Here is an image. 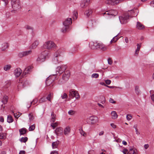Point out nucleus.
<instances>
[{
  "label": "nucleus",
  "mask_w": 154,
  "mask_h": 154,
  "mask_svg": "<svg viewBox=\"0 0 154 154\" xmlns=\"http://www.w3.org/2000/svg\"><path fill=\"white\" fill-rule=\"evenodd\" d=\"M11 5L14 10H17L21 8L20 3L19 0H11Z\"/></svg>",
  "instance_id": "nucleus-1"
},
{
  "label": "nucleus",
  "mask_w": 154,
  "mask_h": 154,
  "mask_svg": "<svg viewBox=\"0 0 154 154\" xmlns=\"http://www.w3.org/2000/svg\"><path fill=\"white\" fill-rule=\"evenodd\" d=\"M61 56L59 52L55 53L54 55V58L52 60L53 63L54 64L58 63L60 62Z\"/></svg>",
  "instance_id": "nucleus-2"
},
{
  "label": "nucleus",
  "mask_w": 154,
  "mask_h": 154,
  "mask_svg": "<svg viewBox=\"0 0 154 154\" xmlns=\"http://www.w3.org/2000/svg\"><path fill=\"white\" fill-rule=\"evenodd\" d=\"M69 96L72 98L75 97L76 99H78L80 97L78 92L74 89H71L69 91Z\"/></svg>",
  "instance_id": "nucleus-3"
},
{
  "label": "nucleus",
  "mask_w": 154,
  "mask_h": 154,
  "mask_svg": "<svg viewBox=\"0 0 154 154\" xmlns=\"http://www.w3.org/2000/svg\"><path fill=\"white\" fill-rule=\"evenodd\" d=\"M44 47V48L48 49H51L56 47L55 44L51 41H48L45 43Z\"/></svg>",
  "instance_id": "nucleus-4"
},
{
  "label": "nucleus",
  "mask_w": 154,
  "mask_h": 154,
  "mask_svg": "<svg viewBox=\"0 0 154 154\" xmlns=\"http://www.w3.org/2000/svg\"><path fill=\"white\" fill-rule=\"evenodd\" d=\"M117 14L118 12L116 11L112 10L106 11L103 14V16H105V15H107L108 16L111 17H115L117 15Z\"/></svg>",
  "instance_id": "nucleus-5"
},
{
  "label": "nucleus",
  "mask_w": 154,
  "mask_h": 154,
  "mask_svg": "<svg viewBox=\"0 0 154 154\" xmlns=\"http://www.w3.org/2000/svg\"><path fill=\"white\" fill-rule=\"evenodd\" d=\"M130 16L129 14L124 15L123 16L119 17V18L121 23L122 24L126 23L128 22V20Z\"/></svg>",
  "instance_id": "nucleus-6"
},
{
  "label": "nucleus",
  "mask_w": 154,
  "mask_h": 154,
  "mask_svg": "<svg viewBox=\"0 0 154 154\" xmlns=\"http://www.w3.org/2000/svg\"><path fill=\"white\" fill-rule=\"evenodd\" d=\"M67 66L66 65H62L61 66L57 67L56 69V74H61L65 70Z\"/></svg>",
  "instance_id": "nucleus-7"
},
{
  "label": "nucleus",
  "mask_w": 154,
  "mask_h": 154,
  "mask_svg": "<svg viewBox=\"0 0 154 154\" xmlns=\"http://www.w3.org/2000/svg\"><path fill=\"white\" fill-rule=\"evenodd\" d=\"M45 52V51L39 55L37 59V60L38 63H41L45 61L46 56L44 55Z\"/></svg>",
  "instance_id": "nucleus-8"
},
{
  "label": "nucleus",
  "mask_w": 154,
  "mask_h": 154,
  "mask_svg": "<svg viewBox=\"0 0 154 154\" xmlns=\"http://www.w3.org/2000/svg\"><path fill=\"white\" fill-rule=\"evenodd\" d=\"M99 43L97 42H91L89 44L90 47L92 49H98V46Z\"/></svg>",
  "instance_id": "nucleus-9"
},
{
  "label": "nucleus",
  "mask_w": 154,
  "mask_h": 154,
  "mask_svg": "<svg viewBox=\"0 0 154 154\" xmlns=\"http://www.w3.org/2000/svg\"><path fill=\"white\" fill-rule=\"evenodd\" d=\"M54 132L57 136H61L63 134V129L61 127H57L55 130Z\"/></svg>",
  "instance_id": "nucleus-10"
},
{
  "label": "nucleus",
  "mask_w": 154,
  "mask_h": 154,
  "mask_svg": "<svg viewBox=\"0 0 154 154\" xmlns=\"http://www.w3.org/2000/svg\"><path fill=\"white\" fill-rule=\"evenodd\" d=\"M124 0H109L106 2L111 5H116L119 2H122Z\"/></svg>",
  "instance_id": "nucleus-11"
},
{
  "label": "nucleus",
  "mask_w": 154,
  "mask_h": 154,
  "mask_svg": "<svg viewBox=\"0 0 154 154\" xmlns=\"http://www.w3.org/2000/svg\"><path fill=\"white\" fill-rule=\"evenodd\" d=\"M70 75V73L69 71V70L66 71V72H65L63 75V79L65 81L68 80L69 78Z\"/></svg>",
  "instance_id": "nucleus-12"
},
{
  "label": "nucleus",
  "mask_w": 154,
  "mask_h": 154,
  "mask_svg": "<svg viewBox=\"0 0 154 154\" xmlns=\"http://www.w3.org/2000/svg\"><path fill=\"white\" fill-rule=\"evenodd\" d=\"M72 23L71 18H67L63 22V24L64 26L69 27V26Z\"/></svg>",
  "instance_id": "nucleus-13"
},
{
  "label": "nucleus",
  "mask_w": 154,
  "mask_h": 154,
  "mask_svg": "<svg viewBox=\"0 0 154 154\" xmlns=\"http://www.w3.org/2000/svg\"><path fill=\"white\" fill-rule=\"evenodd\" d=\"M22 70L20 68H17L14 71V73L16 77H19L22 72Z\"/></svg>",
  "instance_id": "nucleus-14"
},
{
  "label": "nucleus",
  "mask_w": 154,
  "mask_h": 154,
  "mask_svg": "<svg viewBox=\"0 0 154 154\" xmlns=\"http://www.w3.org/2000/svg\"><path fill=\"white\" fill-rule=\"evenodd\" d=\"M107 49V47L102 43H99L98 46V49L102 51H105Z\"/></svg>",
  "instance_id": "nucleus-15"
},
{
  "label": "nucleus",
  "mask_w": 154,
  "mask_h": 154,
  "mask_svg": "<svg viewBox=\"0 0 154 154\" xmlns=\"http://www.w3.org/2000/svg\"><path fill=\"white\" fill-rule=\"evenodd\" d=\"M31 69L32 67L30 66H28L26 68L23 73L22 75L23 76L26 75V74L29 73V72H30L31 71Z\"/></svg>",
  "instance_id": "nucleus-16"
},
{
  "label": "nucleus",
  "mask_w": 154,
  "mask_h": 154,
  "mask_svg": "<svg viewBox=\"0 0 154 154\" xmlns=\"http://www.w3.org/2000/svg\"><path fill=\"white\" fill-rule=\"evenodd\" d=\"M136 28L139 30H142L145 28L144 26L139 22H137L136 25Z\"/></svg>",
  "instance_id": "nucleus-17"
},
{
  "label": "nucleus",
  "mask_w": 154,
  "mask_h": 154,
  "mask_svg": "<svg viewBox=\"0 0 154 154\" xmlns=\"http://www.w3.org/2000/svg\"><path fill=\"white\" fill-rule=\"evenodd\" d=\"M9 46V44L8 43H3L2 45L1 49L2 51H4L6 49L8 48Z\"/></svg>",
  "instance_id": "nucleus-18"
},
{
  "label": "nucleus",
  "mask_w": 154,
  "mask_h": 154,
  "mask_svg": "<svg viewBox=\"0 0 154 154\" xmlns=\"http://www.w3.org/2000/svg\"><path fill=\"white\" fill-rule=\"evenodd\" d=\"M19 131L20 135H23L26 134L27 131V130L26 128H23L20 129L19 130Z\"/></svg>",
  "instance_id": "nucleus-19"
},
{
  "label": "nucleus",
  "mask_w": 154,
  "mask_h": 154,
  "mask_svg": "<svg viewBox=\"0 0 154 154\" xmlns=\"http://www.w3.org/2000/svg\"><path fill=\"white\" fill-rule=\"evenodd\" d=\"M70 128L67 126L66 128L64 130V134L65 135H67L70 133Z\"/></svg>",
  "instance_id": "nucleus-20"
},
{
  "label": "nucleus",
  "mask_w": 154,
  "mask_h": 154,
  "mask_svg": "<svg viewBox=\"0 0 154 154\" xmlns=\"http://www.w3.org/2000/svg\"><path fill=\"white\" fill-rule=\"evenodd\" d=\"M59 141L57 140L55 142H54L52 143V148L53 149L57 148V146L59 144Z\"/></svg>",
  "instance_id": "nucleus-21"
},
{
  "label": "nucleus",
  "mask_w": 154,
  "mask_h": 154,
  "mask_svg": "<svg viewBox=\"0 0 154 154\" xmlns=\"http://www.w3.org/2000/svg\"><path fill=\"white\" fill-rule=\"evenodd\" d=\"M51 122L52 123H54L55 121L56 115L52 112L51 114Z\"/></svg>",
  "instance_id": "nucleus-22"
},
{
  "label": "nucleus",
  "mask_w": 154,
  "mask_h": 154,
  "mask_svg": "<svg viewBox=\"0 0 154 154\" xmlns=\"http://www.w3.org/2000/svg\"><path fill=\"white\" fill-rule=\"evenodd\" d=\"M112 118V119H115L117 118L118 115L116 112L115 111H112L111 112Z\"/></svg>",
  "instance_id": "nucleus-23"
},
{
  "label": "nucleus",
  "mask_w": 154,
  "mask_h": 154,
  "mask_svg": "<svg viewBox=\"0 0 154 154\" xmlns=\"http://www.w3.org/2000/svg\"><path fill=\"white\" fill-rule=\"evenodd\" d=\"M119 35V34L117 35H116L111 40L110 42V43H112V42H116L117 40L119 39V38H118V36Z\"/></svg>",
  "instance_id": "nucleus-24"
},
{
  "label": "nucleus",
  "mask_w": 154,
  "mask_h": 154,
  "mask_svg": "<svg viewBox=\"0 0 154 154\" xmlns=\"http://www.w3.org/2000/svg\"><path fill=\"white\" fill-rule=\"evenodd\" d=\"M38 44V41L36 40L32 44V47L33 48H35L37 47Z\"/></svg>",
  "instance_id": "nucleus-25"
},
{
  "label": "nucleus",
  "mask_w": 154,
  "mask_h": 154,
  "mask_svg": "<svg viewBox=\"0 0 154 154\" xmlns=\"http://www.w3.org/2000/svg\"><path fill=\"white\" fill-rule=\"evenodd\" d=\"M8 99V97L6 96H4L2 100V102L4 104H5L7 103Z\"/></svg>",
  "instance_id": "nucleus-26"
},
{
  "label": "nucleus",
  "mask_w": 154,
  "mask_h": 154,
  "mask_svg": "<svg viewBox=\"0 0 154 154\" xmlns=\"http://www.w3.org/2000/svg\"><path fill=\"white\" fill-rule=\"evenodd\" d=\"M92 11L91 9H88V10L86 11L85 13V14L87 17H88L92 13Z\"/></svg>",
  "instance_id": "nucleus-27"
},
{
  "label": "nucleus",
  "mask_w": 154,
  "mask_h": 154,
  "mask_svg": "<svg viewBox=\"0 0 154 154\" xmlns=\"http://www.w3.org/2000/svg\"><path fill=\"white\" fill-rule=\"evenodd\" d=\"M89 119L91 121L92 123H94L95 122V120H97V117L95 116H91Z\"/></svg>",
  "instance_id": "nucleus-28"
},
{
  "label": "nucleus",
  "mask_w": 154,
  "mask_h": 154,
  "mask_svg": "<svg viewBox=\"0 0 154 154\" xmlns=\"http://www.w3.org/2000/svg\"><path fill=\"white\" fill-rule=\"evenodd\" d=\"M7 121L9 123H11L13 121V119L11 116L10 115L8 116Z\"/></svg>",
  "instance_id": "nucleus-29"
},
{
  "label": "nucleus",
  "mask_w": 154,
  "mask_h": 154,
  "mask_svg": "<svg viewBox=\"0 0 154 154\" xmlns=\"http://www.w3.org/2000/svg\"><path fill=\"white\" fill-rule=\"evenodd\" d=\"M11 66L10 64L5 65L4 67V69L5 71H7L11 68Z\"/></svg>",
  "instance_id": "nucleus-30"
},
{
  "label": "nucleus",
  "mask_w": 154,
  "mask_h": 154,
  "mask_svg": "<svg viewBox=\"0 0 154 154\" xmlns=\"http://www.w3.org/2000/svg\"><path fill=\"white\" fill-rule=\"evenodd\" d=\"M6 138V134L5 133H0V139H5Z\"/></svg>",
  "instance_id": "nucleus-31"
},
{
  "label": "nucleus",
  "mask_w": 154,
  "mask_h": 154,
  "mask_svg": "<svg viewBox=\"0 0 154 154\" xmlns=\"http://www.w3.org/2000/svg\"><path fill=\"white\" fill-rule=\"evenodd\" d=\"M135 91L137 95L140 93V90L138 86H136L135 87Z\"/></svg>",
  "instance_id": "nucleus-32"
},
{
  "label": "nucleus",
  "mask_w": 154,
  "mask_h": 154,
  "mask_svg": "<svg viewBox=\"0 0 154 154\" xmlns=\"http://www.w3.org/2000/svg\"><path fill=\"white\" fill-rule=\"evenodd\" d=\"M31 50H29L28 51H23L24 56H26L32 53Z\"/></svg>",
  "instance_id": "nucleus-33"
},
{
  "label": "nucleus",
  "mask_w": 154,
  "mask_h": 154,
  "mask_svg": "<svg viewBox=\"0 0 154 154\" xmlns=\"http://www.w3.org/2000/svg\"><path fill=\"white\" fill-rule=\"evenodd\" d=\"M46 98L45 97H44L41 98L39 100V103H42L46 101Z\"/></svg>",
  "instance_id": "nucleus-34"
},
{
  "label": "nucleus",
  "mask_w": 154,
  "mask_h": 154,
  "mask_svg": "<svg viewBox=\"0 0 154 154\" xmlns=\"http://www.w3.org/2000/svg\"><path fill=\"white\" fill-rule=\"evenodd\" d=\"M137 47L136 50L135 51V54L137 55H138L140 49V45H139V44H137Z\"/></svg>",
  "instance_id": "nucleus-35"
},
{
  "label": "nucleus",
  "mask_w": 154,
  "mask_h": 154,
  "mask_svg": "<svg viewBox=\"0 0 154 154\" xmlns=\"http://www.w3.org/2000/svg\"><path fill=\"white\" fill-rule=\"evenodd\" d=\"M28 140V138L26 137H22L20 140V141L21 142L26 143Z\"/></svg>",
  "instance_id": "nucleus-36"
},
{
  "label": "nucleus",
  "mask_w": 154,
  "mask_h": 154,
  "mask_svg": "<svg viewBox=\"0 0 154 154\" xmlns=\"http://www.w3.org/2000/svg\"><path fill=\"white\" fill-rule=\"evenodd\" d=\"M78 13L77 11H74L73 12V18L75 19L76 20L77 18Z\"/></svg>",
  "instance_id": "nucleus-37"
},
{
  "label": "nucleus",
  "mask_w": 154,
  "mask_h": 154,
  "mask_svg": "<svg viewBox=\"0 0 154 154\" xmlns=\"http://www.w3.org/2000/svg\"><path fill=\"white\" fill-rule=\"evenodd\" d=\"M50 78H48L46 79V84L47 85L49 86L50 85V83H51L52 82L51 81L50 79Z\"/></svg>",
  "instance_id": "nucleus-38"
},
{
  "label": "nucleus",
  "mask_w": 154,
  "mask_h": 154,
  "mask_svg": "<svg viewBox=\"0 0 154 154\" xmlns=\"http://www.w3.org/2000/svg\"><path fill=\"white\" fill-rule=\"evenodd\" d=\"M29 121L30 122L31 121L34 119V118L32 113H29Z\"/></svg>",
  "instance_id": "nucleus-39"
},
{
  "label": "nucleus",
  "mask_w": 154,
  "mask_h": 154,
  "mask_svg": "<svg viewBox=\"0 0 154 154\" xmlns=\"http://www.w3.org/2000/svg\"><path fill=\"white\" fill-rule=\"evenodd\" d=\"M58 125V124L57 122L54 123H52L51 124V126L53 128V129H54Z\"/></svg>",
  "instance_id": "nucleus-40"
},
{
  "label": "nucleus",
  "mask_w": 154,
  "mask_h": 154,
  "mask_svg": "<svg viewBox=\"0 0 154 154\" xmlns=\"http://www.w3.org/2000/svg\"><path fill=\"white\" fill-rule=\"evenodd\" d=\"M69 27L68 26H64L62 29V32H66Z\"/></svg>",
  "instance_id": "nucleus-41"
},
{
  "label": "nucleus",
  "mask_w": 154,
  "mask_h": 154,
  "mask_svg": "<svg viewBox=\"0 0 154 154\" xmlns=\"http://www.w3.org/2000/svg\"><path fill=\"white\" fill-rule=\"evenodd\" d=\"M35 126L34 125H33L30 126L29 128V131H32L35 129Z\"/></svg>",
  "instance_id": "nucleus-42"
},
{
  "label": "nucleus",
  "mask_w": 154,
  "mask_h": 154,
  "mask_svg": "<svg viewBox=\"0 0 154 154\" xmlns=\"http://www.w3.org/2000/svg\"><path fill=\"white\" fill-rule=\"evenodd\" d=\"M100 99H101V103L102 104L104 103L105 102V97L103 96H101L100 97Z\"/></svg>",
  "instance_id": "nucleus-43"
},
{
  "label": "nucleus",
  "mask_w": 154,
  "mask_h": 154,
  "mask_svg": "<svg viewBox=\"0 0 154 154\" xmlns=\"http://www.w3.org/2000/svg\"><path fill=\"white\" fill-rule=\"evenodd\" d=\"M99 77V74L97 73H93L91 75L92 78H97Z\"/></svg>",
  "instance_id": "nucleus-44"
},
{
  "label": "nucleus",
  "mask_w": 154,
  "mask_h": 154,
  "mask_svg": "<svg viewBox=\"0 0 154 154\" xmlns=\"http://www.w3.org/2000/svg\"><path fill=\"white\" fill-rule=\"evenodd\" d=\"M135 153V151L133 148H131L129 149V154H134Z\"/></svg>",
  "instance_id": "nucleus-45"
},
{
  "label": "nucleus",
  "mask_w": 154,
  "mask_h": 154,
  "mask_svg": "<svg viewBox=\"0 0 154 154\" xmlns=\"http://www.w3.org/2000/svg\"><path fill=\"white\" fill-rule=\"evenodd\" d=\"M18 56L20 58H22L23 57H24V54L23 51L21 52H20L18 54Z\"/></svg>",
  "instance_id": "nucleus-46"
},
{
  "label": "nucleus",
  "mask_w": 154,
  "mask_h": 154,
  "mask_svg": "<svg viewBox=\"0 0 154 154\" xmlns=\"http://www.w3.org/2000/svg\"><path fill=\"white\" fill-rule=\"evenodd\" d=\"M51 93H50L47 96V97L46 98V100L47 99L48 101L51 102Z\"/></svg>",
  "instance_id": "nucleus-47"
},
{
  "label": "nucleus",
  "mask_w": 154,
  "mask_h": 154,
  "mask_svg": "<svg viewBox=\"0 0 154 154\" xmlns=\"http://www.w3.org/2000/svg\"><path fill=\"white\" fill-rule=\"evenodd\" d=\"M132 118V116L130 114H127L126 116V118L128 121H130Z\"/></svg>",
  "instance_id": "nucleus-48"
},
{
  "label": "nucleus",
  "mask_w": 154,
  "mask_h": 154,
  "mask_svg": "<svg viewBox=\"0 0 154 154\" xmlns=\"http://www.w3.org/2000/svg\"><path fill=\"white\" fill-rule=\"evenodd\" d=\"M38 100L37 99V98H35V99H34L32 102H31L30 103V105L28 107L29 108L31 106V105L32 103H34V104H35V103H36L38 101Z\"/></svg>",
  "instance_id": "nucleus-49"
},
{
  "label": "nucleus",
  "mask_w": 154,
  "mask_h": 154,
  "mask_svg": "<svg viewBox=\"0 0 154 154\" xmlns=\"http://www.w3.org/2000/svg\"><path fill=\"white\" fill-rule=\"evenodd\" d=\"M80 133L82 135L85 136L86 134L82 129L80 130Z\"/></svg>",
  "instance_id": "nucleus-50"
},
{
  "label": "nucleus",
  "mask_w": 154,
  "mask_h": 154,
  "mask_svg": "<svg viewBox=\"0 0 154 154\" xmlns=\"http://www.w3.org/2000/svg\"><path fill=\"white\" fill-rule=\"evenodd\" d=\"M68 113L69 115H72L75 114V112L73 110H71L69 111Z\"/></svg>",
  "instance_id": "nucleus-51"
},
{
  "label": "nucleus",
  "mask_w": 154,
  "mask_h": 154,
  "mask_svg": "<svg viewBox=\"0 0 154 154\" xmlns=\"http://www.w3.org/2000/svg\"><path fill=\"white\" fill-rule=\"evenodd\" d=\"M6 83L7 85L5 86V88H8L11 85V82L10 81H8L6 82Z\"/></svg>",
  "instance_id": "nucleus-52"
},
{
  "label": "nucleus",
  "mask_w": 154,
  "mask_h": 154,
  "mask_svg": "<svg viewBox=\"0 0 154 154\" xmlns=\"http://www.w3.org/2000/svg\"><path fill=\"white\" fill-rule=\"evenodd\" d=\"M109 101L110 103H115L116 102L112 98H110Z\"/></svg>",
  "instance_id": "nucleus-53"
},
{
  "label": "nucleus",
  "mask_w": 154,
  "mask_h": 154,
  "mask_svg": "<svg viewBox=\"0 0 154 154\" xmlns=\"http://www.w3.org/2000/svg\"><path fill=\"white\" fill-rule=\"evenodd\" d=\"M105 83L107 85H109L111 83V81L109 79H107L105 80Z\"/></svg>",
  "instance_id": "nucleus-54"
},
{
  "label": "nucleus",
  "mask_w": 154,
  "mask_h": 154,
  "mask_svg": "<svg viewBox=\"0 0 154 154\" xmlns=\"http://www.w3.org/2000/svg\"><path fill=\"white\" fill-rule=\"evenodd\" d=\"M108 63L109 65H111L112 63V61L110 58H109L108 59Z\"/></svg>",
  "instance_id": "nucleus-55"
},
{
  "label": "nucleus",
  "mask_w": 154,
  "mask_h": 154,
  "mask_svg": "<svg viewBox=\"0 0 154 154\" xmlns=\"http://www.w3.org/2000/svg\"><path fill=\"white\" fill-rule=\"evenodd\" d=\"M67 97V95L66 93H64L63 95H62L61 97L63 99H64L66 98Z\"/></svg>",
  "instance_id": "nucleus-56"
},
{
  "label": "nucleus",
  "mask_w": 154,
  "mask_h": 154,
  "mask_svg": "<svg viewBox=\"0 0 154 154\" xmlns=\"http://www.w3.org/2000/svg\"><path fill=\"white\" fill-rule=\"evenodd\" d=\"M25 28L27 29H32V28L28 25H26L25 26Z\"/></svg>",
  "instance_id": "nucleus-57"
},
{
  "label": "nucleus",
  "mask_w": 154,
  "mask_h": 154,
  "mask_svg": "<svg viewBox=\"0 0 154 154\" xmlns=\"http://www.w3.org/2000/svg\"><path fill=\"white\" fill-rule=\"evenodd\" d=\"M50 154H58V153L57 151H52Z\"/></svg>",
  "instance_id": "nucleus-58"
},
{
  "label": "nucleus",
  "mask_w": 154,
  "mask_h": 154,
  "mask_svg": "<svg viewBox=\"0 0 154 154\" xmlns=\"http://www.w3.org/2000/svg\"><path fill=\"white\" fill-rule=\"evenodd\" d=\"M128 151V150L127 149H123V153H124V154H128V153H127V152Z\"/></svg>",
  "instance_id": "nucleus-59"
},
{
  "label": "nucleus",
  "mask_w": 154,
  "mask_h": 154,
  "mask_svg": "<svg viewBox=\"0 0 154 154\" xmlns=\"http://www.w3.org/2000/svg\"><path fill=\"white\" fill-rule=\"evenodd\" d=\"M23 86V87H24L25 86V85H24V83H19V85L18 86V87H21V86Z\"/></svg>",
  "instance_id": "nucleus-60"
},
{
  "label": "nucleus",
  "mask_w": 154,
  "mask_h": 154,
  "mask_svg": "<svg viewBox=\"0 0 154 154\" xmlns=\"http://www.w3.org/2000/svg\"><path fill=\"white\" fill-rule=\"evenodd\" d=\"M2 1L4 2L5 3V5H6L8 3V0H2Z\"/></svg>",
  "instance_id": "nucleus-61"
},
{
  "label": "nucleus",
  "mask_w": 154,
  "mask_h": 154,
  "mask_svg": "<svg viewBox=\"0 0 154 154\" xmlns=\"http://www.w3.org/2000/svg\"><path fill=\"white\" fill-rule=\"evenodd\" d=\"M150 5L151 6L154 7V1H152L151 2Z\"/></svg>",
  "instance_id": "nucleus-62"
},
{
  "label": "nucleus",
  "mask_w": 154,
  "mask_h": 154,
  "mask_svg": "<svg viewBox=\"0 0 154 154\" xmlns=\"http://www.w3.org/2000/svg\"><path fill=\"white\" fill-rule=\"evenodd\" d=\"M110 125L113 128H116V126L113 123H111Z\"/></svg>",
  "instance_id": "nucleus-63"
},
{
  "label": "nucleus",
  "mask_w": 154,
  "mask_h": 154,
  "mask_svg": "<svg viewBox=\"0 0 154 154\" xmlns=\"http://www.w3.org/2000/svg\"><path fill=\"white\" fill-rule=\"evenodd\" d=\"M25 151L24 150L20 151L19 154H25Z\"/></svg>",
  "instance_id": "nucleus-64"
}]
</instances>
